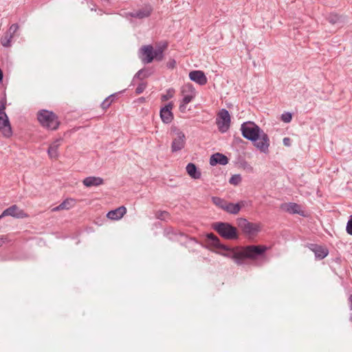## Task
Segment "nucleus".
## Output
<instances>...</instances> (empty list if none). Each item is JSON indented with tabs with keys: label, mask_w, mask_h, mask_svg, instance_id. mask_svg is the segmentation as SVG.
Returning <instances> with one entry per match:
<instances>
[{
	"label": "nucleus",
	"mask_w": 352,
	"mask_h": 352,
	"mask_svg": "<svg viewBox=\"0 0 352 352\" xmlns=\"http://www.w3.org/2000/svg\"><path fill=\"white\" fill-rule=\"evenodd\" d=\"M206 238L209 245L218 250L217 253L232 259L238 265L245 264L247 259L256 260L264 256L269 250L267 246L261 245L231 248L221 243L220 239L212 232L206 234Z\"/></svg>",
	"instance_id": "nucleus-1"
},
{
	"label": "nucleus",
	"mask_w": 352,
	"mask_h": 352,
	"mask_svg": "<svg viewBox=\"0 0 352 352\" xmlns=\"http://www.w3.org/2000/svg\"><path fill=\"white\" fill-rule=\"evenodd\" d=\"M241 131L243 137L252 142L258 151L265 154L268 153L270 138L259 126L254 122L247 121L241 124Z\"/></svg>",
	"instance_id": "nucleus-2"
},
{
	"label": "nucleus",
	"mask_w": 352,
	"mask_h": 352,
	"mask_svg": "<svg viewBox=\"0 0 352 352\" xmlns=\"http://www.w3.org/2000/svg\"><path fill=\"white\" fill-rule=\"evenodd\" d=\"M37 120L41 125L52 131L58 129L60 122L58 116L52 111L41 109L37 113Z\"/></svg>",
	"instance_id": "nucleus-3"
},
{
	"label": "nucleus",
	"mask_w": 352,
	"mask_h": 352,
	"mask_svg": "<svg viewBox=\"0 0 352 352\" xmlns=\"http://www.w3.org/2000/svg\"><path fill=\"white\" fill-rule=\"evenodd\" d=\"M212 228L222 238L226 240H236L239 237L236 228L230 223L222 221L214 222L212 224Z\"/></svg>",
	"instance_id": "nucleus-4"
},
{
	"label": "nucleus",
	"mask_w": 352,
	"mask_h": 352,
	"mask_svg": "<svg viewBox=\"0 0 352 352\" xmlns=\"http://www.w3.org/2000/svg\"><path fill=\"white\" fill-rule=\"evenodd\" d=\"M236 223L242 232L248 236H254L261 231L259 224L250 222L245 218L237 219Z\"/></svg>",
	"instance_id": "nucleus-5"
},
{
	"label": "nucleus",
	"mask_w": 352,
	"mask_h": 352,
	"mask_svg": "<svg viewBox=\"0 0 352 352\" xmlns=\"http://www.w3.org/2000/svg\"><path fill=\"white\" fill-rule=\"evenodd\" d=\"M231 118L229 111L226 109H221L216 118V124L219 131L223 133L228 131L230 126Z\"/></svg>",
	"instance_id": "nucleus-6"
},
{
	"label": "nucleus",
	"mask_w": 352,
	"mask_h": 352,
	"mask_svg": "<svg viewBox=\"0 0 352 352\" xmlns=\"http://www.w3.org/2000/svg\"><path fill=\"white\" fill-rule=\"evenodd\" d=\"M174 131L175 132L177 137L174 138L171 144V151L173 153L181 151L184 148L186 144L185 134L176 128L174 129Z\"/></svg>",
	"instance_id": "nucleus-7"
},
{
	"label": "nucleus",
	"mask_w": 352,
	"mask_h": 352,
	"mask_svg": "<svg viewBox=\"0 0 352 352\" xmlns=\"http://www.w3.org/2000/svg\"><path fill=\"white\" fill-rule=\"evenodd\" d=\"M6 216H11L16 219H23L28 217V214L16 205H12L3 211L0 215V219Z\"/></svg>",
	"instance_id": "nucleus-8"
},
{
	"label": "nucleus",
	"mask_w": 352,
	"mask_h": 352,
	"mask_svg": "<svg viewBox=\"0 0 352 352\" xmlns=\"http://www.w3.org/2000/svg\"><path fill=\"white\" fill-rule=\"evenodd\" d=\"M154 49L151 45H144L140 49L139 58L144 64H148L153 60Z\"/></svg>",
	"instance_id": "nucleus-9"
},
{
	"label": "nucleus",
	"mask_w": 352,
	"mask_h": 352,
	"mask_svg": "<svg viewBox=\"0 0 352 352\" xmlns=\"http://www.w3.org/2000/svg\"><path fill=\"white\" fill-rule=\"evenodd\" d=\"M173 106L174 104L173 102H170L160 109V116L164 123L169 124L173 121L174 118V116L172 112Z\"/></svg>",
	"instance_id": "nucleus-10"
},
{
	"label": "nucleus",
	"mask_w": 352,
	"mask_h": 352,
	"mask_svg": "<svg viewBox=\"0 0 352 352\" xmlns=\"http://www.w3.org/2000/svg\"><path fill=\"white\" fill-rule=\"evenodd\" d=\"M153 7L150 4H145L142 8L127 13V16L132 18L143 19L151 16L153 12Z\"/></svg>",
	"instance_id": "nucleus-11"
},
{
	"label": "nucleus",
	"mask_w": 352,
	"mask_h": 352,
	"mask_svg": "<svg viewBox=\"0 0 352 352\" xmlns=\"http://www.w3.org/2000/svg\"><path fill=\"white\" fill-rule=\"evenodd\" d=\"M182 94L184 96L182 102L190 103L196 96V91L191 83H187L182 87Z\"/></svg>",
	"instance_id": "nucleus-12"
},
{
	"label": "nucleus",
	"mask_w": 352,
	"mask_h": 352,
	"mask_svg": "<svg viewBox=\"0 0 352 352\" xmlns=\"http://www.w3.org/2000/svg\"><path fill=\"white\" fill-rule=\"evenodd\" d=\"M0 131L6 138L12 135L13 132L8 115H0Z\"/></svg>",
	"instance_id": "nucleus-13"
},
{
	"label": "nucleus",
	"mask_w": 352,
	"mask_h": 352,
	"mask_svg": "<svg viewBox=\"0 0 352 352\" xmlns=\"http://www.w3.org/2000/svg\"><path fill=\"white\" fill-rule=\"evenodd\" d=\"M307 247L314 253L317 260L324 258L329 254V250L326 247L318 244L308 243Z\"/></svg>",
	"instance_id": "nucleus-14"
},
{
	"label": "nucleus",
	"mask_w": 352,
	"mask_h": 352,
	"mask_svg": "<svg viewBox=\"0 0 352 352\" xmlns=\"http://www.w3.org/2000/svg\"><path fill=\"white\" fill-rule=\"evenodd\" d=\"M247 204L246 201L242 200L236 204H233L232 202L227 201L226 205L224 208V211L229 214H236L239 212L241 209L245 207Z\"/></svg>",
	"instance_id": "nucleus-15"
},
{
	"label": "nucleus",
	"mask_w": 352,
	"mask_h": 352,
	"mask_svg": "<svg viewBox=\"0 0 352 352\" xmlns=\"http://www.w3.org/2000/svg\"><path fill=\"white\" fill-rule=\"evenodd\" d=\"M190 80L195 82L199 85H204L207 83L208 79L204 72L201 70H194L189 73Z\"/></svg>",
	"instance_id": "nucleus-16"
},
{
	"label": "nucleus",
	"mask_w": 352,
	"mask_h": 352,
	"mask_svg": "<svg viewBox=\"0 0 352 352\" xmlns=\"http://www.w3.org/2000/svg\"><path fill=\"white\" fill-rule=\"evenodd\" d=\"M164 235L170 241H179L180 238H188V236L183 232L177 231L172 227H168L164 229Z\"/></svg>",
	"instance_id": "nucleus-17"
},
{
	"label": "nucleus",
	"mask_w": 352,
	"mask_h": 352,
	"mask_svg": "<svg viewBox=\"0 0 352 352\" xmlns=\"http://www.w3.org/2000/svg\"><path fill=\"white\" fill-rule=\"evenodd\" d=\"M229 162V159L225 155L216 153L212 154L210 158V164L211 166H216L217 164L226 165Z\"/></svg>",
	"instance_id": "nucleus-18"
},
{
	"label": "nucleus",
	"mask_w": 352,
	"mask_h": 352,
	"mask_svg": "<svg viewBox=\"0 0 352 352\" xmlns=\"http://www.w3.org/2000/svg\"><path fill=\"white\" fill-rule=\"evenodd\" d=\"M126 212V209L124 206H120L115 210H110L107 214V217L112 220H118L121 219Z\"/></svg>",
	"instance_id": "nucleus-19"
},
{
	"label": "nucleus",
	"mask_w": 352,
	"mask_h": 352,
	"mask_svg": "<svg viewBox=\"0 0 352 352\" xmlns=\"http://www.w3.org/2000/svg\"><path fill=\"white\" fill-rule=\"evenodd\" d=\"M104 179L100 177L90 176L85 178L82 184L86 187L98 186L103 184Z\"/></svg>",
	"instance_id": "nucleus-20"
},
{
	"label": "nucleus",
	"mask_w": 352,
	"mask_h": 352,
	"mask_svg": "<svg viewBox=\"0 0 352 352\" xmlns=\"http://www.w3.org/2000/svg\"><path fill=\"white\" fill-rule=\"evenodd\" d=\"M287 212L292 214H299L302 217H305L304 212L301 210V207L296 203L289 202L285 205L284 208Z\"/></svg>",
	"instance_id": "nucleus-21"
},
{
	"label": "nucleus",
	"mask_w": 352,
	"mask_h": 352,
	"mask_svg": "<svg viewBox=\"0 0 352 352\" xmlns=\"http://www.w3.org/2000/svg\"><path fill=\"white\" fill-rule=\"evenodd\" d=\"M186 172L194 179H199L201 176V173L197 166L193 163H189L187 164Z\"/></svg>",
	"instance_id": "nucleus-22"
},
{
	"label": "nucleus",
	"mask_w": 352,
	"mask_h": 352,
	"mask_svg": "<svg viewBox=\"0 0 352 352\" xmlns=\"http://www.w3.org/2000/svg\"><path fill=\"white\" fill-rule=\"evenodd\" d=\"M153 74V70L151 68L144 67L140 69L133 76V82L135 81V79H139L142 80L144 78H148Z\"/></svg>",
	"instance_id": "nucleus-23"
},
{
	"label": "nucleus",
	"mask_w": 352,
	"mask_h": 352,
	"mask_svg": "<svg viewBox=\"0 0 352 352\" xmlns=\"http://www.w3.org/2000/svg\"><path fill=\"white\" fill-rule=\"evenodd\" d=\"M75 200L73 199H66L58 206L54 208L52 211H59L60 210H69L74 206Z\"/></svg>",
	"instance_id": "nucleus-24"
},
{
	"label": "nucleus",
	"mask_w": 352,
	"mask_h": 352,
	"mask_svg": "<svg viewBox=\"0 0 352 352\" xmlns=\"http://www.w3.org/2000/svg\"><path fill=\"white\" fill-rule=\"evenodd\" d=\"M327 21L333 24H338V23H342L343 22L342 17L337 14L331 13L328 17Z\"/></svg>",
	"instance_id": "nucleus-25"
},
{
	"label": "nucleus",
	"mask_w": 352,
	"mask_h": 352,
	"mask_svg": "<svg viewBox=\"0 0 352 352\" xmlns=\"http://www.w3.org/2000/svg\"><path fill=\"white\" fill-rule=\"evenodd\" d=\"M211 199H212V203L216 206H217L218 208H221L223 210H224L228 201H226L224 199H222L219 197H212Z\"/></svg>",
	"instance_id": "nucleus-26"
},
{
	"label": "nucleus",
	"mask_w": 352,
	"mask_h": 352,
	"mask_svg": "<svg viewBox=\"0 0 352 352\" xmlns=\"http://www.w3.org/2000/svg\"><path fill=\"white\" fill-rule=\"evenodd\" d=\"M118 94V93H115L106 98L100 104L101 108L104 110L107 109L113 102V100H111V98L116 97Z\"/></svg>",
	"instance_id": "nucleus-27"
},
{
	"label": "nucleus",
	"mask_w": 352,
	"mask_h": 352,
	"mask_svg": "<svg viewBox=\"0 0 352 352\" xmlns=\"http://www.w3.org/2000/svg\"><path fill=\"white\" fill-rule=\"evenodd\" d=\"M13 36L8 33L5 34L1 38V43L3 47H8L11 46V39Z\"/></svg>",
	"instance_id": "nucleus-28"
},
{
	"label": "nucleus",
	"mask_w": 352,
	"mask_h": 352,
	"mask_svg": "<svg viewBox=\"0 0 352 352\" xmlns=\"http://www.w3.org/2000/svg\"><path fill=\"white\" fill-rule=\"evenodd\" d=\"M242 181V177L240 174H235L232 175L229 179V183L234 186L239 185Z\"/></svg>",
	"instance_id": "nucleus-29"
},
{
	"label": "nucleus",
	"mask_w": 352,
	"mask_h": 352,
	"mask_svg": "<svg viewBox=\"0 0 352 352\" xmlns=\"http://www.w3.org/2000/svg\"><path fill=\"white\" fill-rule=\"evenodd\" d=\"M164 58L163 50L161 47L154 50L153 59L155 58L157 61H161Z\"/></svg>",
	"instance_id": "nucleus-30"
},
{
	"label": "nucleus",
	"mask_w": 352,
	"mask_h": 352,
	"mask_svg": "<svg viewBox=\"0 0 352 352\" xmlns=\"http://www.w3.org/2000/svg\"><path fill=\"white\" fill-rule=\"evenodd\" d=\"M155 216L157 219L165 221L169 217V213L166 211H157Z\"/></svg>",
	"instance_id": "nucleus-31"
},
{
	"label": "nucleus",
	"mask_w": 352,
	"mask_h": 352,
	"mask_svg": "<svg viewBox=\"0 0 352 352\" xmlns=\"http://www.w3.org/2000/svg\"><path fill=\"white\" fill-rule=\"evenodd\" d=\"M174 89H169L167 90L166 94H164L161 97L162 101H166L173 97Z\"/></svg>",
	"instance_id": "nucleus-32"
},
{
	"label": "nucleus",
	"mask_w": 352,
	"mask_h": 352,
	"mask_svg": "<svg viewBox=\"0 0 352 352\" xmlns=\"http://www.w3.org/2000/svg\"><path fill=\"white\" fill-rule=\"evenodd\" d=\"M146 86H147V83L145 82H142L139 83V85H138V87L135 89V94L138 95L142 94L144 91V89L146 88Z\"/></svg>",
	"instance_id": "nucleus-33"
},
{
	"label": "nucleus",
	"mask_w": 352,
	"mask_h": 352,
	"mask_svg": "<svg viewBox=\"0 0 352 352\" xmlns=\"http://www.w3.org/2000/svg\"><path fill=\"white\" fill-rule=\"evenodd\" d=\"M292 119V114L289 112H285L281 115V120L285 123H289Z\"/></svg>",
	"instance_id": "nucleus-34"
},
{
	"label": "nucleus",
	"mask_w": 352,
	"mask_h": 352,
	"mask_svg": "<svg viewBox=\"0 0 352 352\" xmlns=\"http://www.w3.org/2000/svg\"><path fill=\"white\" fill-rule=\"evenodd\" d=\"M233 143L241 147H243V145L247 144L241 138L235 136L234 137Z\"/></svg>",
	"instance_id": "nucleus-35"
},
{
	"label": "nucleus",
	"mask_w": 352,
	"mask_h": 352,
	"mask_svg": "<svg viewBox=\"0 0 352 352\" xmlns=\"http://www.w3.org/2000/svg\"><path fill=\"white\" fill-rule=\"evenodd\" d=\"M18 29H19L18 24L14 23L10 26V28H9L8 30L6 32V33H8L10 35H12V36H13V35L15 34V32L17 31Z\"/></svg>",
	"instance_id": "nucleus-36"
},
{
	"label": "nucleus",
	"mask_w": 352,
	"mask_h": 352,
	"mask_svg": "<svg viewBox=\"0 0 352 352\" xmlns=\"http://www.w3.org/2000/svg\"><path fill=\"white\" fill-rule=\"evenodd\" d=\"M346 231L349 234L352 236V214L349 216V219L346 223Z\"/></svg>",
	"instance_id": "nucleus-37"
},
{
	"label": "nucleus",
	"mask_w": 352,
	"mask_h": 352,
	"mask_svg": "<svg viewBox=\"0 0 352 352\" xmlns=\"http://www.w3.org/2000/svg\"><path fill=\"white\" fill-rule=\"evenodd\" d=\"M176 65V61L174 58H170L166 63V67L168 69H174Z\"/></svg>",
	"instance_id": "nucleus-38"
},
{
	"label": "nucleus",
	"mask_w": 352,
	"mask_h": 352,
	"mask_svg": "<svg viewBox=\"0 0 352 352\" xmlns=\"http://www.w3.org/2000/svg\"><path fill=\"white\" fill-rule=\"evenodd\" d=\"M47 153L50 157H55L56 156H57V151L54 149V147H52L50 146L47 149Z\"/></svg>",
	"instance_id": "nucleus-39"
},
{
	"label": "nucleus",
	"mask_w": 352,
	"mask_h": 352,
	"mask_svg": "<svg viewBox=\"0 0 352 352\" xmlns=\"http://www.w3.org/2000/svg\"><path fill=\"white\" fill-rule=\"evenodd\" d=\"M7 103L0 102V115H7L5 112L6 109Z\"/></svg>",
	"instance_id": "nucleus-40"
},
{
	"label": "nucleus",
	"mask_w": 352,
	"mask_h": 352,
	"mask_svg": "<svg viewBox=\"0 0 352 352\" xmlns=\"http://www.w3.org/2000/svg\"><path fill=\"white\" fill-rule=\"evenodd\" d=\"M60 141V139L56 140L50 146L54 147V149L57 151L58 147L59 146V142Z\"/></svg>",
	"instance_id": "nucleus-41"
},
{
	"label": "nucleus",
	"mask_w": 352,
	"mask_h": 352,
	"mask_svg": "<svg viewBox=\"0 0 352 352\" xmlns=\"http://www.w3.org/2000/svg\"><path fill=\"white\" fill-rule=\"evenodd\" d=\"M283 144L286 146H291V140L289 138H284L283 140Z\"/></svg>",
	"instance_id": "nucleus-42"
},
{
	"label": "nucleus",
	"mask_w": 352,
	"mask_h": 352,
	"mask_svg": "<svg viewBox=\"0 0 352 352\" xmlns=\"http://www.w3.org/2000/svg\"><path fill=\"white\" fill-rule=\"evenodd\" d=\"M186 104H184V102H182L180 103L179 104V111L182 112V113H184L186 111Z\"/></svg>",
	"instance_id": "nucleus-43"
},
{
	"label": "nucleus",
	"mask_w": 352,
	"mask_h": 352,
	"mask_svg": "<svg viewBox=\"0 0 352 352\" xmlns=\"http://www.w3.org/2000/svg\"><path fill=\"white\" fill-rule=\"evenodd\" d=\"M0 102L7 103V96H6V91L3 92V96L0 99Z\"/></svg>",
	"instance_id": "nucleus-44"
},
{
	"label": "nucleus",
	"mask_w": 352,
	"mask_h": 352,
	"mask_svg": "<svg viewBox=\"0 0 352 352\" xmlns=\"http://www.w3.org/2000/svg\"><path fill=\"white\" fill-rule=\"evenodd\" d=\"M7 239L3 236H0V247L3 245L6 241Z\"/></svg>",
	"instance_id": "nucleus-45"
},
{
	"label": "nucleus",
	"mask_w": 352,
	"mask_h": 352,
	"mask_svg": "<svg viewBox=\"0 0 352 352\" xmlns=\"http://www.w3.org/2000/svg\"><path fill=\"white\" fill-rule=\"evenodd\" d=\"M349 308L351 310H352V294L349 297Z\"/></svg>",
	"instance_id": "nucleus-46"
},
{
	"label": "nucleus",
	"mask_w": 352,
	"mask_h": 352,
	"mask_svg": "<svg viewBox=\"0 0 352 352\" xmlns=\"http://www.w3.org/2000/svg\"><path fill=\"white\" fill-rule=\"evenodd\" d=\"M3 79V72L2 69L0 68V83H2Z\"/></svg>",
	"instance_id": "nucleus-47"
},
{
	"label": "nucleus",
	"mask_w": 352,
	"mask_h": 352,
	"mask_svg": "<svg viewBox=\"0 0 352 352\" xmlns=\"http://www.w3.org/2000/svg\"><path fill=\"white\" fill-rule=\"evenodd\" d=\"M190 240L191 241H195L196 243L197 242V240L195 239V238H190Z\"/></svg>",
	"instance_id": "nucleus-48"
},
{
	"label": "nucleus",
	"mask_w": 352,
	"mask_h": 352,
	"mask_svg": "<svg viewBox=\"0 0 352 352\" xmlns=\"http://www.w3.org/2000/svg\"><path fill=\"white\" fill-rule=\"evenodd\" d=\"M115 98H116V97H113V98H111V100H113H113H114V99H115Z\"/></svg>",
	"instance_id": "nucleus-49"
}]
</instances>
